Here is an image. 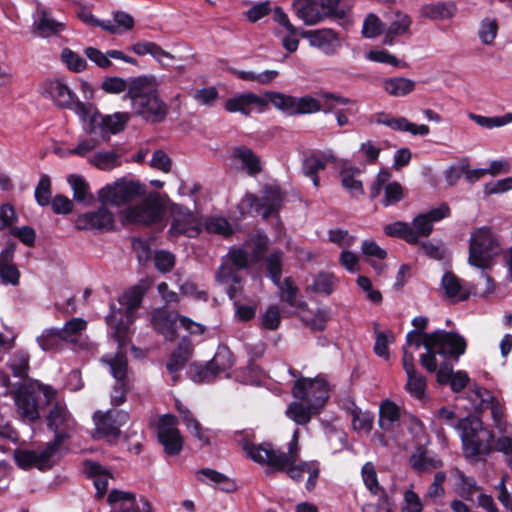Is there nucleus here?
Returning a JSON list of instances; mask_svg holds the SVG:
<instances>
[{
  "mask_svg": "<svg viewBox=\"0 0 512 512\" xmlns=\"http://www.w3.org/2000/svg\"><path fill=\"white\" fill-rule=\"evenodd\" d=\"M323 110L319 100L304 96L294 98L290 96V115L311 114Z\"/></svg>",
  "mask_w": 512,
  "mask_h": 512,
  "instance_id": "a18cd8bd",
  "label": "nucleus"
},
{
  "mask_svg": "<svg viewBox=\"0 0 512 512\" xmlns=\"http://www.w3.org/2000/svg\"><path fill=\"white\" fill-rule=\"evenodd\" d=\"M101 361L109 366L110 373L116 380V384L111 393V404L113 406H119L126 401V394L128 391L126 381L127 358L124 354L118 352L114 357H102Z\"/></svg>",
  "mask_w": 512,
  "mask_h": 512,
  "instance_id": "f3484780",
  "label": "nucleus"
},
{
  "mask_svg": "<svg viewBox=\"0 0 512 512\" xmlns=\"http://www.w3.org/2000/svg\"><path fill=\"white\" fill-rule=\"evenodd\" d=\"M469 118L474 121L477 125L486 128L493 129L496 127H502L512 123V113H506L503 116L487 117L474 113L469 114Z\"/></svg>",
  "mask_w": 512,
  "mask_h": 512,
  "instance_id": "864d4df0",
  "label": "nucleus"
},
{
  "mask_svg": "<svg viewBox=\"0 0 512 512\" xmlns=\"http://www.w3.org/2000/svg\"><path fill=\"white\" fill-rule=\"evenodd\" d=\"M376 122L395 131L409 132L414 136H426L430 133L429 126L425 124L417 125L410 122L405 117H393L387 113H379Z\"/></svg>",
  "mask_w": 512,
  "mask_h": 512,
  "instance_id": "c756f323",
  "label": "nucleus"
},
{
  "mask_svg": "<svg viewBox=\"0 0 512 512\" xmlns=\"http://www.w3.org/2000/svg\"><path fill=\"white\" fill-rule=\"evenodd\" d=\"M233 155L241 161L250 176H255L262 171L261 160L251 149L238 147L234 149Z\"/></svg>",
  "mask_w": 512,
  "mask_h": 512,
  "instance_id": "37998d69",
  "label": "nucleus"
},
{
  "mask_svg": "<svg viewBox=\"0 0 512 512\" xmlns=\"http://www.w3.org/2000/svg\"><path fill=\"white\" fill-rule=\"evenodd\" d=\"M107 502L111 512H152L151 504L145 498H137L134 493L112 490Z\"/></svg>",
  "mask_w": 512,
  "mask_h": 512,
  "instance_id": "b1692460",
  "label": "nucleus"
},
{
  "mask_svg": "<svg viewBox=\"0 0 512 512\" xmlns=\"http://www.w3.org/2000/svg\"><path fill=\"white\" fill-rule=\"evenodd\" d=\"M361 476L365 487L373 495H378L381 492V487L378 482L375 466L372 462H366L361 469Z\"/></svg>",
  "mask_w": 512,
  "mask_h": 512,
  "instance_id": "4d7b16f0",
  "label": "nucleus"
},
{
  "mask_svg": "<svg viewBox=\"0 0 512 512\" xmlns=\"http://www.w3.org/2000/svg\"><path fill=\"white\" fill-rule=\"evenodd\" d=\"M188 373L189 377L197 383L211 382L220 376L210 362L205 365L194 363L190 365Z\"/></svg>",
  "mask_w": 512,
  "mask_h": 512,
  "instance_id": "603ef678",
  "label": "nucleus"
},
{
  "mask_svg": "<svg viewBox=\"0 0 512 512\" xmlns=\"http://www.w3.org/2000/svg\"><path fill=\"white\" fill-rule=\"evenodd\" d=\"M424 346L425 353L420 355V364L430 373H434L438 366V360L454 346L458 354H464L466 350L465 339L455 332L445 330H436L431 333H424L418 330H411L406 335V343L403 346L407 348L414 347L419 349Z\"/></svg>",
  "mask_w": 512,
  "mask_h": 512,
  "instance_id": "7ed1b4c3",
  "label": "nucleus"
},
{
  "mask_svg": "<svg viewBox=\"0 0 512 512\" xmlns=\"http://www.w3.org/2000/svg\"><path fill=\"white\" fill-rule=\"evenodd\" d=\"M74 112L79 116L86 133L95 137L99 136L103 141H107L110 134H116L123 130L130 118L127 112L103 116L93 104L84 102L76 103Z\"/></svg>",
  "mask_w": 512,
  "mask_h": 512,
  "instance_id": "423d86ee",
  "label": "nucleus"
},
{
  "mask_svg": "<svg viewBox=\"0 0 512 512\" xmlns=\"http://www.w3.org/2000/svg\"><path fill=\"white\" fill-rule=\"evenodd\" d=\"M336 283L337 279L332 273L321 271L313 277L308 288L315 293L330 295L334 291Z\"/></svg>",
  "mask_w": 512,
  "mask_h": 512,
  "instance_id": "de8ad7c7",
  "label": "nucleus"
},
{
  "mask_svg": "<svg viewBox=\"0 0 512 512\" xmlns=\"http://www.w3.org/2000/svg\"><path fill=\"white\" fill-rule=\"evenodd\" d=\"M8 366L15 377L26 378L29 369V355L22 351L15 353L9 360Z\"/></svg>",
  "mask_w": 512,
  "mask_h": 512,
  "instance_id": "bf43d9fd",
  "label": "nucleus"
},
{
  "mask_svg": "<svg viewBox=\"0 0 512 512\" xmlns=\"http://www.w3.org/2000/svg\"><path fill=\"white\" fill-rule=\"evenodd\" d=\"M293 7L297 16L307 25H315L326 18L321 11L320 0H296Z\"/></svg>",
  "mask_w": 512,
  "mask_h": 512,
  "instance_id": "72a5a7b5",
  "label": "nucleus"
},
{
  "mask_svg": "<svg viewBox=\"0 0 512 512\" xmlns=\"http://www.w3.org/2000/svg\"><path fill=\"white\" fill-rule=\"evenodd\" d=\"M290 317H298L307 327L314 331L326 328L330 319V310L327 307L309 308L307 303L297 298V288L290 283Z\"/></svg>",
  "mask_w": 512,
  "mask_h": 512,
  "instance_id": "ddd939ff",
  "label": "nucleus"
},
{
  "mask_svg": "<svg viewBox=\"0 0 512 512\" xmlns=\"http://www.w3.org/2000/svg\"><path fill=\"white\" fill-rule=\"evenodd\" d=\"M338 159L331 150L313 152L304 156L302 170L305 176L309 177L315 187H319L318 172L326 168L328 163L338 164Z\"/></svg>",
  "mask_w": 512,
  "mask_h": 512,
  "instance_id": "bb28decb",
  "label": "nucleus"
},
{
  "mask_svg": "<svg viewBox=\"0 0 512 512\" xmlns=\"http://www.w3.org/2000/svg\"><path fill=\"white\" fill-rule=\"evenodd\" d=\"M221 375L233 366V355L227 347H219L211 361H209Z\"/></svg>",
  "mask_w": 512,
  "mask_h": 512,
  "instance_id": "13d9d810",
  "label": "nucleus"
},
{
  "mask_svg": "<svg viewBox=\"0 0 512 512\" xmlns=\"http://www.w3.org/2000/svg\"><path fill=\"white\" fill-rule=\"evenodd\" d=\"M382 88L392 97H404L415 89V82L404 77H391L382 81Z\"/></svg>",
  "mask_w": 512,
  "mask_h": 512,
  "instance_id": "58836bf2",
  "label": "nucleus"
},
{
  "mask_svg": "<svg viewBox=\"0 0 512 512\" xmlns=\"http://www.w3.org/2000/svg\"><path fill=\"white\" fill-rule=\"evenodd\" d=\"M46 92L53 101L62 108H68L74 111L76 103L80 102L78 99H75V94L61 79L49 81L47 83Z\"/></svg>",
  "mask_w": 512,
  "mask_h": 512,
  "instance_id": "473e14b6",
  "label": "nucleus"
},
{
  "mask_svg": "<svg viewBox=\"0 0 512 512\" xmlns=\"http://www.w3.org/2000/svg\"><path fill=\"white\" fill-rule=\"evenodd\" d=\"M37 343L45 351L59 350L66 344L60 330L57 328L45 329L43 333L37 337Z\"/></svg>",
  "mask_w": 512,
  "mask_h": 512,
  "instance_id": "8fccbe9b",
  "label": "nucleus"
},
{
  "mask_svg": "<svg viewBox=\"0 0 512 512\" xmlns=\"http://www.w3.org/2000/svg\"><path fill=\"white\" fill-rule=\"evenodd\" d=\"M46 421L48 428L55 434L54 439L41 450H15L14 458L19 467L23 469L33 467L39 470L50 469L56 462L55 457L60 445L71 436L76 426L74 418L63 401H55L46 417Z\"/></svg>",
  "mask_w": 512,
  "mask_h": 512,
  "instance_id": "f257e3e1",
  "label": "nucleus"
},
{
  "mask_svg": "<svg viewBox=\"0 0 512 512\" xmlns=\"http://www.w3.org/2000/svg\"><path fill=\"white\" fill-rule=\"evenodd\" d=\"M400 419V408L392 401L385 400L379 409V426L384 431H391Z\"/></svg>",
  "mask_w": 512,
  "mask_h": 512,
  "instance_id": "a19ab883",
  "label": "nucleus"
},
{
  "mask_svg": "<svg viewBox=\"0 0 512 512\" xmlns=\"http://www.w3.org/2000/svg\"><path fill=\"white\" fill-rule=\"evenodd\" d=\"M177 320L180 321L181 326L190 334H202L204 332L202 325L166 309L155 310L151 317L154 329L163 334L167 340L175 338Z\"/></svg>",
  "mask_w": 512,
  "mask_h": 512,
  "instance_id": "4468645a",
  "label": "nucleus"
},
{
  "mask_svg": "<svg viewBox=\"0 0 512 512\" xmlns=\"http://www.w3.org/2000/svg\"><path fill=\"white\" fill-rule=\"evenodd\" d=\"M501 252L500 241L490 228L479 227L471 232L468 255L471 266L482 270L489 269Z\"/></svg>",
  "mask_w": 512,
  "mask_h": 512,
  "instance_id": "6e6552de",
  "label": "nucleus"
},
{
  "mask_svg": "<svg viewBox=\"0 0 512 512\" xmlns=\"http://www.w3.org/2000/svg\"><path fill=\"white\" fill-rule=\"evenodd\" d=\"M450 208L446 203L430 209L425 213H420L414 217L411 225L412 234L415 238V244L419 243L420 238L430 236L433 231V224L444 218L449 217Z\"/></svg>",
  "mask_w": 512,
  "mask_h": 512,
  "instance_id": "5701e85b",
  "label": "nucleus"
},
{
  "mask_svg": "<svg viewBox=\"0 0 512 512\" xmlns=\"http://www.w3.org/2000/svg\"><path fill=\"white\" fill-rule=\"evenodd\" d=\"M445 296L452 302L465 301L471 294L472 287L452 272H445L441 279Z\"/></svg>",
  "mask_w": 512,
  "mask_h": 512,
  "instance_id": "7c9ffc66",
  "label": "nucleus"
},
{
  "mask_svg": "<svg viewBox=\"0 0 512 512\" xmlns=\"http://www.w3.org/2000/svg\"><path fill=\"white\" fill-rule=\"evenodd\" d=\"M387 236L397 237L405 240L408 244H415V238L412 234L411 225L407 222L396 221L384 227Z\"/></svg>",
  "mask_w": 512,
  "mask_h": 512,
  "instance_id": "5fc2aeb1",
  "label": "nucleus"
},
{
  "mask_svg": "<svg viewBox=\"0 0 512 512\" xmlns=\"http://www.w3.org/2000/svg\"><path fill=\"white\" fill-rule=\"evenodd\" d=\"M301 37L307 38L309 44L318 48L326 55H334L341 46V41L332 29L302 31Z\"/></svg>",
  "mask_w": 512,
  "mask_h": 512,
  "instance_id": "cd10ccee",
  "label": "nucleus"
},
{
  "mask_svg": "<svg viewBox=\"0 0 512 512\" xmlns=\"http://www.w3.org/2000/svg\"><path fill=\"white\" fill-rule=\"evenodd\" d=\"M454 13V5L443 2L424 5L421 8V15L433 20L450 18Z\"/></svg>",
  "mask_w": 512,
  "mask_h": 512,
  "instance_id": "3c124183",
  "label": "nucleus"
},
{
  "mask_svg": "<svg viewBox=\"0 0 512 512\" xmlns=\"http://www.w3.org/2000/svg\"><path fill=\"white\" fill-rule=\"evenodd\" d=\"M290 375L297 378L292 394L299 400L290 403V418L298 425H306L325 406L329 398V385L321 376L298 377V373L291 369Z\"/></svg>",
  "mask_w": 512,
  "mask_h": 512,
  "instance_id": "f03ea898",
  "label": "nucleus"
},
{
  "mask_svg": "<svg viewBox=\"0 0 512 512\" xmlns=\"http://www.w3.org/2000/svg\"><path fill=\"white\" fill-rule=\"evenodd\" d=\"M462 354H458L456 350H454V346L451 347L445 355L438 360L439 366L435 372H437V381L440 384L449 383L451 389L454 392H459L469 382V376L464 371L453 372L454 364L459 360Z\"/></svg>",
  "mask_w": 512,
  "mask_h": 512,
  "instance_id": "2eb2a0df",
  "label": "nucleus"
},
{
  "mask_svg": "<svg viewBox=\"0 0 512 512\" xmlns=\"http://www.w3.org/2000/svg\"><path fill=\"white\" fill-rule=\"evenodd\" d=\"M122 153L118 149L101 150L88 157V162L103 171H111L121 165Z\"/></svg>",
  "mask_w": 512,
  "mask_h": 512,
  "instance_id": "4c0bfd02",
  "label": "nucleus"
},
{
  "mask_svg": "<svg viewBox=\"0 0 512 512\" xmlns=\"http://www.w3.org/2000/svg\"><path fill=\"white\" fill-rule=\"evenodd\" d=\"M35 198L39 205L46 206L51 198V181L47 175H43L35 189Z\"/></svg>",
  "mask_w": 512,
  "mask_h": 512,
  "instance_id": "774afa93",
  "label": "nucleus"
},
{
  "mask_svg": "<svg viewBox=\"0 0 512 512\" xmlns=\"http://www.w3.org/2000/svg\"><path fill=\"white\" fill-rule=\"evenodd\" d=\"M65 29V24L53 18L50 12L44 8L37 10L35 19V31L40 37H50L59 34Z\"/></svg>",
  "mask_w": 512,
  "mask_h": 512,
  "instance_id": "c9c22d12",
  "label": "nucleus"
},
{
  "mask_svg": "<svg viewBox=\"0 0 512 512\" xmlns=\"http://www.w3.org/2000/svg\"><path fill=\"white\" fill-rule=\"evenodd\" d=\"M129 415L124 411H96L93 420L98 438L116 439L120 435V427L128 421Z\"/></svg>",
  "mask_w": 512,
  "mask_h": 512,
  "instance_id": "412c9836",
  "label": "nucleus"
},
{
  "mask_svg": "<svg viewBox=\"0 0 512 512\" xmlns=\"http://www.w3.org/2000/svg\"><path fill=\"white\" fill-rule=\"evenodd\" d=\"M282 256L283 253L274 252L270 254L265 261L268 276L275 283V285H277L281 289L282 286L280 284L282 274Z\"/></svg>",
  "mask_w": 512,
  "mask_h": 512,
  "instance_id": "6e6d98bb",
  "label": "nucleus"
},
{
  "mask_svg": "<svg viewBox=\"0 0 512 512\" xmlns=\"http://www.w3.org/2000/svg\"><path fill=\"white\" fill-rule=\"evenodd\" d=\"M86 327L87 322L84 319L73 318L59 330L66 344L78 345L80 336Z\"/></svg>",
  "mask_w": 512,
  "mask_h": 512,
  "instance_id": "09e8293b",
  "label": "nucleus"
},
{
  "mask_svg": "<svg viewBox=\"0 0 512 512\" xmlns=\"http://www.w3.org/2000/svg\"><path fill=\"white\" fill-rule=\"evenodd\" d=\"M402 352V366L407 376L405 389L411 397L423 401L426 398V378L416 369L413 352H408L406 347Z\"/></svg>",
  "mask_w": 512,
  "mask_h": 512,
  "instance_id": "4be33fe9",
  "label": "nucleus"
},
{
  "mask_svg": "<svg viewBox=\"0 0 512 512\" xmlns=\"http://www.w3.org/2000/svg\"><path fill=\"white\" fill-rule=\"evenodd\" d=\"M242 449L253 461L266 464L276 471H283L288 464L285 453L273 448L269 443L255 445L248 440L241 441Z\"/></svg>",
  "mask_w": 512,
  "mask_h": 512,
  "instance_id": "dca6fc26",
  "label": "nucleus"
},
{
  "mask_svg": "<svg viewBox=\"0 0 512 512\" xmlns=\"http://www.w3.org/2000/svg\"><path fill=\"white\" fill-rule=\"evenodd\" d=\"M205 227L208 232L222 236H229L233 233L230 223L223 217H211L207 219Z\"/></svg>",
  "mask_w": 512,
  "mask_h": 512,
  "instance_id": "0e129e2a",
  "label": "nucleus"
},
{
  "mask_svg": "<svg viewBox=\"0 0 512 512\" xmlns=\"http://www.w3.org/2000/svg\"><path fill=\"white\" fill-rule=\"evenodd\" d=\"M441 419L447 424L454 426L458 431L466 457L473 458L489 453L490 445L480 438V433L487 434L482 430V422L477 417H466L459 419L456 424L453 420L455 414L447 408H441L438 412Z\"/></svg>",
  "mask_w": 512,
  "mask_h": 512,
  "instance_id": "0eeeda50",
  "label": "nucleus"
},
{
  "mask_svg": "<svg viewBox=\"0 0 512 512\" xmlns=\"http://www.w3.org/2000/svg\"><path fill=\"white\" fill-rule=\"evenodd\" d=\"M200 474L204 477L203 481H211L220 486V488L224 491L230 492L235 490V483L229 480L225 475L212 470V469H203L200 471Z\"/></svg>",
  "mask_w": 512,
  "mask_h": 512,
  "instance_id": "052dcab7",
  "label": "nucleus"
},
{
  "mask_svg": "<svg viewBox=\"0 0 512 512\" xmlns=\"http://www.w3.org/2000/svg\"><path fill=\"white\" fill-rule=\"evenodd\" d=\"M411 467L418 473H430L442 467V461L430 455L424 448L419 447L410 457Z\"/></svg>",
  "mask_w": 512,
  "mask_h": 512,
  "instance_id": "e433bc0d",
  "label": "nucleus"
},
{
  "mask_svg": "<svg viewBox=\"0 0 512 512\" xmlns=\"http://www.w3.org/2000/svg\"><path fill=\"white\" fill-rule=\"evenodd\" d=\"M68 182L73 189V198L75 201L84 205H90L94 201V196L90 192L89 184L86 180L78 175H70Z\"/></svg>",
  "mask_w": 512,
  "mask_h": 512,
  "instance_id": "c03bdc74",
  "label": "nucleus"
},
{
  "mask_svg": "<svg viewBox=\"0 0 512 512\" xmlns=\"http://www.w3.org/2000/svg\"><path fill=\"white\" fill-rule=\"evenodd\" d=\"M270 103L281 110H286L288 107V99L285 95L277 92H267L264 95L252 92L239 94L227 99L224 107L230 113L240 112L248 116L252 112L265 111Z\"/></svg>",
  "mask_w": 512,
  "mask_h": 512,
  "instance_id": "9b49d317",
  "label": "nucleus"
},
{
  "mask_svg": "<svg viewBox=\"0 0 512 512\" xmlns=\"http://www.w3.org/2000/svg\"><path fill=\"white\" fill-rule=\"evenodd\" d=\"M103 205L96 211L81 214L76 219V227L80 230L110 231L114 228V214Z\"/></svg>",
  "mask_w": 512,
  "mask_h": 512,
  "instance_id": "393cba45",
  "label": "nucleus"
},
{
  "mask_svg": "<svg viewBox=\"0 0 512 512\" xmlns=\"http://www.w3.org/2000/svg\"><path fill=\"white\" fill-rule=\"evenodd\" d=\"M18 412L22 418L33 422L40 418V413L34 396L29 392L19 393L15 397Z\"/></svg>",
  "mask_w": 512,
  "mask_h": 512,
  "instance_id": "ea45409f",
  "label": "nucleus"
},
{
  "mask_svg": "<svg viewBox=\"0 0 512 512\" xmlns=\"http://www.w3.org/2000/svg\"><path fill=\"white\" fill-rule=\"evenodd\" d=\"M445 480L446 474L442 471L437 472L434 476L433 482L428 487L426 497L431 499L435 503L438 500L442 499L445 494V490L443 487Z\"/></svg>",
  "mask_w": 512,
  "mask_h": 512,
  "instance_id": "69168bd1",
  "label": "nucleus"
},
{
  "mask_svg": "<svg viewBox=\"0 0 512 512\" xmlns=\"http://www.w3.org/2000/svg\"><path fill=\"white\" fill-rule=\"evenodd\" d=\"M178 419L172 414L161 416L157 422V436L168 455H178L183 448V439L177 428Z\"/></svg>",
  "mask_w": 512,
  "mask_h": 512,
  "instance_id": "a211bd4d",
  "label": "nucleus"
},
{
  "mask_svg": "<svg viewBox=\"0 0 512 512\" xmlns=\"http://www.w3.org/2000/svg\"><path fill=\"white\" fill-rule=\"evenodd\" d=\"M146 185L136 180L121 178L107 184L98 191V200L102 205L129 207L145 195Z\"/></svg>",
  "mask_w": 512,
  "mask_h": 512,
  "instance_id": "f8f14e48",
  "label": "nucleus"
},
{
  "mask_svg": "<svg viewBox=\"0 0 512 512\" xmlns=\"http://www.w3.org/2000/svg\"><path fill=\"white\" fill-rule=\"evenodd\" d=\"M158 86L153 76L139 77L131 83L126 94L135 114L152 123L163 121L168 112L167 105L158 95Z\"/></svg>",
  "mask_w": 512,
  "mask_h": 512,
  "instance_id": "20e7f679",
  "label": "nucleus"
},
{
  "mask_svg": "<svg viewBox=\"0 0 512 512\" xmlns=\"http://www.w3.org/2000/svg\"><path fill=\"white\" fill-rule=\"evenodd\" d=\"M169 212L171 217L169 233L172 236L185 235L187 237H196L199 234L200 221L190 210L181 205L172 204Z\"/></svg>",
  "mask_w": 512,
  "mask_h": 512,
  "instance_id": "aec40b11",
  "label": "nucleus"
},
{
  "mask_svg": "<svg viewBox=\"0 0 512 512\" xmlns=\"http://www.w3.org/2000/svg\"><path fill=\"white\" fill-rule=\"evenodd\" d=\"M176 409L179 412L183 423L186 425V428L192 433V435L205 444H208L209 440L204 435L203 428L200 422L194 417L193 413L179 401H176Z\"/></svg>",
  "mask_w": 512,
  "mask_h": 512,
  "instance_id": "79ce46f5",
  "label": "nucleus"
},
{
  "mask_svg": "<svg viewBox=\"0 0 512 512\" xmlns=\"http://www.w3.org/2000/svg\"><path fill=\"white\" fill-rule=\"evenodd\" d=\"M192 353L191 343L188 339L183 338L177 349L171 354L167 364L166 369L172 376L173 382H177L179 375L178 372L182 370L189 360Z\"/></svg>",
  "mask_w": 512,
  "mask_h": 512,
  "instance_id": "f704fd0d",
  "label": "nucleus"
},
{
  "mask_svg": "<svg viewBox=\"0 0 512 512\" xmlns=\"http://www.w3.org/2000/svg\"><path fill=\"white\" fill-rule=\"evenodd\" d=\"M86 473L94 477V485L97 489V494L102 497L108 488V474L105 469L97 462L86 461L85 462Z\"/></svg>",
  "mask_w": 512,
  "mask_h": 512,
  "instance_id": "49530a36",
  "label": "nucleus"
},
{
  "mask_svg": "<svg viewBox=\"0 0 512 512\" xmlns=\"http://www.w3.org/2000/svg\"><path fill=\"white\" fill-rule=\"evenodd\" d=\"M61 59L71 71L81 72L86 69V60L69 48L62 50Z\"/></svg>",
  "mask_w": 512,
  "mask_h": 512,
  "instance_id": "e2e57ef3",
  "label": "nucleus"
},
{
  "mask_svg": "<svg viewBox=\"0 0 512 512\" xmlns=\"http://www.w3.org/2000/svg\"><path fill=\"white\" fill-rule=\"evenodd\" d=\"M262 196L247 193L239 202L238 209L241 215H261L267 219L278 212L281 207L283 195L279 185L270 181L262 185Z\"/></svg>",
  "mask_w": 512,
  "mask_h": 512,
  "instance_id": "1a4fd4ad",
  "label": "nucleus"
},
{
  "mask_svg": "<svg viewBox=\"0 0 512 512\" xmlns=\"http://www.w3.org/2000/svg\"><path fill=\"white\" fill-rule=\"evenodd\" d=\"M298 430L293 432L292 442H290V478L294 481H302L307 475L306 489L312 491L319 477V464L316 461L302 462L295 464V457L298 451Z\"/></svg>",
  "mask_w": 512,
  "mask_h": 512,
  "instance_id": "6ab92c4d",
  "label": "nucleus"
},
{
  "mask_svg": "<svg viewBox=\"0 0 512 512\" xmlns=\"http://www.w3.org/2000/svg\"><path fill=\"white\" fill-rule=\"evenodd\" d=\"M215 277L219 284H228L230 283V280L236 279L237 277H240V275L239 270L223 258L222 264L216 272Z\"/></svg>",
  "mask_w": 512,
  "mask_h": 512,
  "instance_id": "338daca9",
  "label": "nucleus"
},
{
  "mask_svg": "<svg viewBox=\"0 0 512 512\" xmlns=\"http://www.w3.org/2000/svg\"><path fill=\"white\" fill-rule=\"evenodd\" d=\"M455 477L457 478V486L459 494L470 499L471 496L478 490L476 481L472 477L466 476L462 471L456 470Z\"/></svg>",
  "mask_w": 512,
  "mask_h": 512,
  "instance_id": "680f3d73",
  "label": "nucleus"
},
{
  "mask_svg": "<svg viewBox=\"0 0 512 512\" xmlns=\"http://www.w3.org/2000/svg\"><path fill=\"white\" fill-rule=\"evenodd\" d=\"M474 394L476 398L479 399V408L490 409L495 427L500 432H506L508 424L504 419L503 406L498 402V400L490 391L482 387H476Z\"/></svg>",
  "mask_w": 512,
  "mask_h": 512,
  "instance_id": "c85d7f7f",
  "label": "nucleus"
},
{
  "mask_svg": "<svg viewBox=\"0 0 512 512\" xmlns=\"http://www.w3.org/2000/svg\"><path fill=\"white\" fill-rule=\"evenodd\" d=\"M143 294L141 287L134 286L119 298V308L115 304L110 305L106 321L119 348L125 347L130 340L129 325L134 321V313L142 303Z\"/></svg>",
  "mask_w": 512,
  "mask_h": 512,
  "instance_id": "39448f33",
  "label": "nucleus"
},
{
  "mask_svg": "<svg viewBox=\"0 0 512 512\" xmlns=\"http://www.w3.org/2000/svg\"><path fill=\"white\" fill-rule=\"evenodd\" d=\"M337 167L340 169L339 175L341 184L350 193V195L356 198L363 195V184L358 179L361 174V170L343 160L338 161Z\"/></svg>",
  "mask_w": 512,
  "mask_h": 512,
  "instance_id": "2f4dec72",
  "label": "nucleus"
},
{
  "mask_svg": "<svg viewBox=\"0 0 512 512\" xmlns=\"http://www.w3.org/2000/svg\"><path fill=\"white\" fill-rule=\"evenodd\" d=\"M387 27L384 31L383 43L393 45L396 38L410 34L412 18L400 10H392L386 14Z\"/></svg>",
  "mask_w": 512,
  "mask_h": 512,
  "instance_id": "a878e982",
  "label": "nucleus"
},
{
  "mask_svg": "<svg viewBox=\"0 0 512 512\" xmlns=\"http://www.w3.org/2000/svg\"><path fill=\"white\" fill-rule=\"evenodd\" d=\"M166 210L165 198L157 192H145V195L127 207L123 216L132 224L152 225L160 222Z\"/></svg>",
  "mask_w": 512,
  "mask_h": 512,
  "instance_id": "9d476101",
  "label": "nucleus"
}]
</instances>
